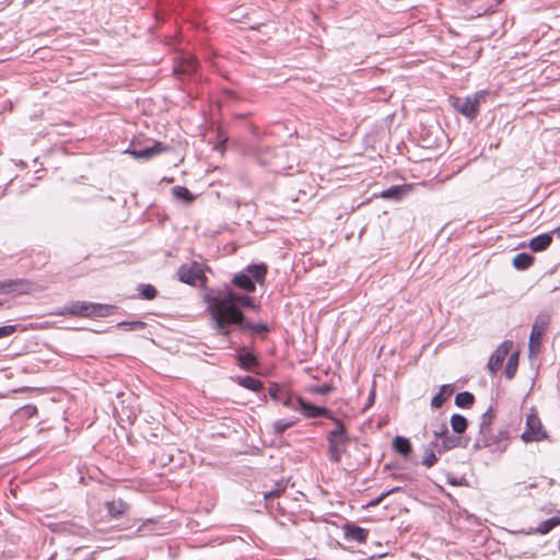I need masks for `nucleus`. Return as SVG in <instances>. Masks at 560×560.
I'll list each match as a JSON object with an SVG mask.
<instances>
[{
    "label": "nucleus",
    "mask_w": 560,
    "mask_h": 560,
    "mask_svg": "<svg viewBox=\"0 0 560 560\" xmlns=\"http://www.w3.org/2000/svg\"><path fill=\"white\" fill-rule=\"evenodd\" d=\"M451 427L453 431L457 434H462L466 431L468 427L467 419L462 415H453L451 417Z\"/></svg>",
    "instance_id": "obj_30"
},
{
    "label": "nucleus",
    "mask_w": 560,
    "mask_h": 560,
    "mask_svg": "<svg viewBox=\"0 0 560 560\" xmlns=\"http://www.w3.org/2000/svg\"><path fill=\"white\" fill-rule=\"evenodd\" d=\"M521 439L524 443L541 442L547 439V432L535 408L526 417V425Z\"/></svg>",
    "instance_id": "obj_5"
},
{
    "label": "nucleus",
    "mask_w": 560,
    "mask_h": 560,
    "mask_svg": "<svg viewBox=\"0 0 560 560\" xmlns=\"http://www.w3.org/2000/svg\"><path fill=\"white\" fill-rule=\"evenodd\" d=\"M544 336V328L538 325H534L530 337H529V354L537 355L541 349V341Z\"/></svg>",
    "instance_id": "obj_17"
},
{
    "label": "nucleus",
    "mask_w": 560,
    "mask_h": 560,
    "mask_svg": "<svg viewBox=\"0 0 560 560\" xmlns=\"http://www.w3.org/2000/svg\"><path fill=\"white\" fill-rule=\"evenodd\" d=\"M560 525V511L551 518L542 521L536 528H530L527 534H540L546 535L552 530L556 526Z\"/></svg>",
    "instance_id": "obj_18"
},
{
    "label": "nucleus",
    "mask_w": 560,
    "mask_h": 560,
    "mask_svg": "<svg viewBox=\"0 0 560 560\" xmlns=\"http://www.w3.org/2000/svg\"><path fill=\"white\" fill-rule=\"evenodd\" d=\"M139 291L144 300H153L158 294L156 289L152 284H141Z\"/></svg>",
    "instance_id": "obj_34"
},
{
    "label": "nucleus",
    "mask_w": 560,
    "mask_h": 560,
    "mask_svg": "<svg viewBox=\"0 0 560 560\" xmlns=\"http://www.w3.org/2000/svg\"><path fill=\"white\" fill-rule=\"evenodd\" d=\"M330 389L331 387L329 385H322L313 388V392L317 394H327L330 392Z\"/></svg>",
    "instance_id": "obj_40"
},
{
    "label": "nucleus",
    "mask_w": 560,
    "mask_h": 560,
    "mask_svg": "<svg viewBox=\"0 0 560 560\" xmlns=\"http://www.w3.org/2000/svg\"><path fill=\"white\" fill-rule=\"evenodd\" d=\"M535 261V258L526 253H520L513 258V266L518 270L528 269Z\"/></svg>",
    "instance_id": "obj_27"
},
{
    "label": "nucleus",
    "mask_w": 560,
    "mask_h": 560,
    "mask_svg": "<svg viewBox=\"0 0 560 560\" xmlns=\"http://www.w3.org/2000/svg\"><path fill=\"white\" fill-rule=\"evenodd\" d=\"M172 194L176 199L183 200L186 203H191L195 200V196L190 190L184 186H175L172 188Z\"/></svg>",
    "instance_id": "obj_29"
},
{
    "label": "nucleus",
    "mask_w": 560,
    "mask_h": 560,
    "mask_svg": "<svg viewBox=\"0 0 560 560\" xmlns=\"http://www.w3.org/2000/svg\"><path fill=\"white\" fill-rule=\"evenodd\" d=\"M393 448L395 452L408 456L411 452V443L404 436H396L393 440Z\"/></svg>",
    "instance_id": "obj_28"
},
{
    "label": "nucleus",
    "mask_w": 560,
    "mask_h": 560,
    "mask_svg": "<svg viewBox=\"0 0 560 560\" xmlns=\"http://www.w3.org/2000/svg\"><path fill=\"white\" fill-rule=\"evenodd\" d=\"M486 96V91H479L471 97L457 100L455 103L456 109L468 118H475L479 113V105L485 102Z\"/></svg>",
    "instance_id": "obj_7"
},
{
    "label": "nucleus",
    "mask_w": 560,
    "mask_h": 560,
    "mask_svg": "<svg viewBox=\"0 0 560 560\" xmlns=\"http://www.w3.org/2000/svg\"><path fill=\"white\" fill-rule=\"evenodd\" d=\"M552 242V237L547 234H540L533 237L529 242V248L534 252L545 250Z\"/></svg>",
    "instance_id": "obj_23"
},
{
    "label": "nucleus",
    "mask_w": 560,
    "mask_h": 560,
    "mask_svg": "<svg viewBox=\"0 0 560 560\" xmlns=\"http://www.w3.org/2000/svg\"><path fill=\"white\" fill-rule=\"evenodd\" d=\"M168 148L162 142L156 141L152 147L145 148L143 150H137L133 148H128L125 153L131 155L135 159H144L149 160L156 154L166 152Z\"/></svg>",
    "instance_id": "obj_12"
},
{
    "label": "nucleus",
    "mask_w": 560,
    "mask_h": 560,
    "mask_svg": "<svg viewBox=\"0 0 560 560\" xmlns=\"http://www.w3.org/2000/svg\"><path fill=\"white\" fill-rule=\"evenodd\" d=\"M269 395L275 402L280 404L289 409H296V396L289 387L272 383L269 386Z\"/></svg>",
    "instance_id": "obj_6"
},
{
    "label": "nucleus",
    "mask_w": 560,
    "mask_h": 560,
    "mask_svg": "<svg viewBox=\"0 0 560 560\" xmlns=\"http://www.w3.org/2000/svg\"><path fill=\"white\" fill-rule=\"evenodd\" d=\"M558 231H559V234H560V228L558 229Z\"/></svg>",
    "instance_id": "obj_41"
},
{
    "label": "nucleus",
    "mask_w": 560,
    "mask_h": 560,
    "mask_svg": "<svg viewBox=\"0 0 560 560\" xmlns=\"http://www.w3.org/2000/svg\"><path fill=\"white\" fill-rule=\"evenodd\" d=\"M454 393V387L451 384L442 385L439 393L431 399V406L434 409L441 408L443 404L450 399Z\"/></svg>",
    "instance_id": "obj_19"
},
{
    "label": "nucleus",
    "mask_w": 560,
    "mask_h": 560,
    "mask_svg": "<svg viewBox=\"0 0 560 560\" xmlns=\"http://www.w3.org/2000/svg\"><path fill=\"white\" fill-rule=\"evenodd\" d=\"M208 303V311L218 334L229 337L233 325L238 327L243 325L245 319L243 312L228 295L224 298H210Z\"/></svg>",
    "instance_id": "obj_1"
},
{
    "label": "nucleus",
    "mask_w": 560,
    "mask_h": 560,
    "mask_svg": "<svg viewBox=\"0 0 560 560\" xmlns=\"http://www.w3.org/2000/svg\"><path fill=\"white\" fill-rule=\"evenodd\" d=\"M238 365L246 371H253L258 365V360L253 352H244L237 355Z\"/></svg>",
    "instance_id": "obj_24"
},
{
    "label": "nucleus",
    "mask_w": 560,
    "mask_h": 560,
    "mask_svg": "<svg viewBox=\"0 0 560 560\" xmlns=\"http://www.w3.org/2000/svg\"><path fill=\"white\" fill-rule=\"evenodd\" d=\"M241 329H249L255 332H267L269 330L268 326L266 324H253L249 322H243V325L240 327Z\"/></svg>",
    "instance_id": "obj_35"
},
{
    "label": "nucleus",
    "mask_w": 560,
    "mask_h": 560,
    "mask_svg": "<svg viewBox=\"0 0 560 560\" xmlns=\"http://www.w3.org/2000/svg\"><path fill=\"white\" fill-rule=\"evenodd\" d=\"M296 423H298V419L290 420V421L278 420V421L273 422L272 429L276 434L281 435L285 432V430H288L289 428L293 427Z\"/></svg>",
    "instance_id": "obj_33"
},
{
    "label": "nucleus",
    "mask_w": 560,
    "mask_h": 560,
    "mask_svg": "<svg viewBox=\"0 0 560 560\" xmlns=\"http://www.w3.org/2000/svg\"><path fill=\"white\" fill-rule=\"evenodd\" d=\"M492 421L493 413L492 410L489 409L481 416L479 432L475 441L476 448H487V447H500V443L502 441H506L509 439V433L506 431H498L497 433L492 430Z\"/></svg>",
    "instance_id": "obj_2"
},
{
    "label": "nucleus",
    "mask_w": 560,
    "mask_h": 560,
    "mask_svg": "<svg viewBox=\"0 0 560 560\" xmlns=\"http://www.w3.org/2000/svg\"><path fill=\"white\" fill-rule=\"evenodd\" d=\"M226 295L231 300H233V303L235 305H237L238 307L240 306H242V307H249V308H253V310H257L258 308L257 302L255 301L254 298H252L249 295L236 294V293H233V292H229Z\"/></svg>",
    "instance_id": "obj_21"
},
{
    "label": "nucleus",
    "mask_w": 560,
    "mask_h": 560,
    "mask_svg": "<svg viewBox=\"0 0 560 560\" xmlns=\"http://www.w3.org/2000/svg\"><path fill=\"white\" fill-rule=\"evenodd\" d=\"M104 506L107 511V515L115 520L125 516L129 510V504L120 498L106 501Z\"/></svg>",
    "instance_id": "obj_13"
},
{
    "label": "nucleus",
    "mask_w": 560,
    "mask_h": 560,
    "mask_svg": "<svg viewBox=\"0 0 560 560\" xmlns=\"http://www.w3.org/2000/svg\"><path fill=\"white\" fill-rule=\"evenodd\" d=\"M33 291V282L24 279H8L0 281V294H30Z\"/></svg>",
    "instance_id": "obj_9"
},
{
    "label": "nucleus",
    "mask_w": 560,
    "mask_h": 560,
    "mask_svg": "<svg viewBox=\"0 0 560 560\" xmlns=\"http://www.w3.org/2000/svg\"><path fill=\"white\" fill-rule=\"evenodd\" d=\"M398 490H399V488H393V489H390V490H388V491H386V492L382 493L380 497H377V498H375V499L371 500V501L366 504V506H368V508H374V506H377V505H378V504H380V503H381V502H382V501H383V500H384L388 494H390V493H393V492H395V491H398Z\"/></svg>",
    "instance_id": "obj_37"
},
{
    "label": "nucleus",
    "mask_w": 560,
    "mask_h": 560,
    "mask_svg": "<svg viewBox=\"0 0 560 560\" xmlns=\"http://www.w3.org/2000/svg\"><path fill=\"white\" fill-rule=\"evenodd\" d=\"M107 308L106 305L78 301L72 303L69 306H65L60 311H57L55 314L60 316H75V317H92L103 315L102 311Z\"/></svg>",
    "instance_id": "obj_4"
},
{
    "label": "nucleus",
    "mask_w": 560,
    "mask_h": 560,
    "mask_svg": "<svg viewBox=\"0 0 560 560\" xmlns=\"http://www.w3.org/2000/svg\"><path fill=\"white\" fill-rule=\"evenodd\" d=\"M178 277L182 282L191 285H196L199 282L203 283L207 280L201 265L196 261L183 265L178 269Z\"/></svg>",
    "instance_id": "obj_8"
},
{
    "label": "nucleus",
    "mask_w": 560,
    "mask_h": 560,
    "mask_svg": "<svg viewBox=\"0 0 560 560\" xmlns=\"http://www.w3.org/2000/svg\"><path fill=\"white\" fill-rule=\"evenodd\" d=\"M15 331L14 326H3L0 327V338L8 337Z\"/></svg>",
    "instance_id": "obj_39"
},
{
    "label": "nucleus",
    "mask_w": 560,
    "mask_h": 560,
    "mask_svg": "<svg viewBox=\"0 0 560 560\" xmlns=\"http://www.w3.org/2000/svg\"><path fill=\"white\" fill-rule=\"evenodd\" d=\"M197 65L196 58L190 54H186L176 60L174 70L176 73L190 74L196 71Z\"/></svg>",
    "instance_id": "obj_14"
},
{
    "label": "nucleus",
    "mask_w": 560,
    "mask_h": 560,
    "mask_svg": "<svg viewBox=\"0 0 560 560\" xmlns=\"http://www.w3.org/2000/svg\"><path fill=\"white\" fill-rule=\"evenodd\" d=\"M246 271L254 282L265 283L267 275V266L265 264L248 266Z\"/></svg>",
    "instance_id": "obj_20"
},
{
    "label": "nucleus",
    "mask_w": 560,
    "mask_h": 560,
    "mask_svg": "<svg viewBox=\"0 0 560 560\" xmlns=\"http://www.w3.org/2000/svg\"><path fill=\"white\" fill-rule=\"evenodd\" d=\"M334 423L335 428L327 435L328 457L332 463L338 464L347 452L350 439L345 424L339 419H334Z\"/></svg>",
    "instance_id": "obj_3"
},
{
    "label": "nucleus",
    "mask_w": 560,
    "mask_h": 560,
    "mask_svg": "<svg viewBox=\"0 0 560 560\" xmlns=\"http://www.w3.org/2000/svg\"><path fill=\"white\" fill-rule=\"evenodd\" d=\"M512 348L513 341L511 340H505L497 347L487 364V368L491 374H495L499 370H501L503 362L511 352Z\"/></svg>",
    "instance_id": "obj_10"
},
{
    "label": "nucleus",
    "mask_w": 560,
    "mask_h": 560,
    "mask_svg": "<svg viewBox=\"0 0 560 560\" xmlns=\"http://www.w3.org/2000/svg\"><path fill=\"white\" fill-rule=\"evenodd\" d=\"M409 190H410V187L407 185L393 186V187L382 191L381 197L384 199L399 198L402 194H406Z\"/></svg>",
    "instance_id": "obj_31"
},
{
    "label": "nucleus",
    "mask_w": 560,
    "mask_h": 560,
    "mask_svg": "<svg viewBox=\"0 0 560 560\" xmlns=\"http://www.w3.org/2000/svg\"><path fill=\"white\" fill-rule=\"evenodd\" d=\"M232 283L246 292H254L256 290L255 282L245 273L235 275Z\"/></svg>",
    "instance_id": "obj_22"
},
{
    "label": "nucleus",
    "mask_w": 560,
    "mask_h": 560,
    "mask_svg": "<svg viewBox=\"0 0 560 560\" xmlns=\"http://www.w3.org/2000/svg\"><path fill=\"white\" fill-rule=\"evenodd\" d=\"M475 397L469 392L458 393L455 397V404L459 408H469L472 406Z\"/></svg>",
    "instance_id": "obj_32"
},
{
    "label": "nucleus",
    "mask_w": 560,
    "mask_h": 560,
    "mask_svg": "<svg viewBox=\"0 0 560 560\" xmlns=\"http://www.w3.org/2000/svg\"><path fill=\"white\" fill-rule=\"evenodd\" d=\"M343 533L346 539L353 540L360 544L366 542L369 537V530L355 524H346L343 526Z\"/></svg>",
    "instance_id": "obj_15"
},
{
    "label": "nucleus",
    "mask_w": 560,
    "mask_h": 560,
    "mask_svg": "<svg viewBox=\"0 0 560 560\" xmlns=\"http://www.w3.org/2000/svg\"><path fill=\"white\" fill-rule=\"evenodd\" d=\"M520 352L514 351L510 354L508 362L504 368V374L508 380H512L517 371Z\"/></svg>",
    "instance_id": "obj_25"
},
{
    "label": "nucleus",
    "mask_w": 560,
    "mask_h": 560,
    "mask_svg": "<svg viewBox=\"0 0 560 560\" xmlns=\"http://www.w3.org/2000/svg\"><path fill=\"white\" fill-rule=\"evenodd\" d=\"M435 436L442 439L441 445L438 447L439 453L456 448L460 444V438L450 435L446 427H443L441 432H435Z\"/></svg>",
    "instance_id": "obj_16"
},
{
    "label": "nucleus",
    "mask_w": 560,
    "mask_h": 560,
    "mask_svg": "<svg viewBox=\"0 0 560 560\" xmlns=\"http://www.w3.org/2000/svg\"><path fill=\"white\" fill-rule=\"evenodd\" d=\"M438 462V457L436 455L434 454V452L432 450H427L424 452V456L422 458V465L430 468L432 467L433 465H435Z\"/></svg>",
    "instance_id": "obj_36"
},
{
    "label": "nucleus",
    "mask_w": 560,
    "mask_h": 560,
    "mask_svg": "<svg viewBox=\"0 0 560 560\" xmlns=\"http://www.w3.org/2000/svg\"><path fill=\"white\" fill-rule=\"evenodd\" d=\"M296 404L300 406L304 417L306 418L325 417L332 421L334 419H336L335 417H332L329 409L312 405L305 401L301 396H296Z\"/></svg>",
    "instance_id": "obj_11"
},
{
    "label": "nucleus",
    "mask_w": 560,
    "mask_h": 560,
    "mask_svg": "<svg viewBox=\"0 0 560 560\" xmlns=\"http://www.w3.org/2000/svg\"><path fill=\"white\" fill-rule=\"evenodd\" d=\"M284 491V488H278L276 490H271V491H268V492H265L264 493V498L266 500H270V499H273V498H278L280 497V494Z\"/></svg>",
    "instance_id": "obj_38"
},
{
    "label": "nucleus",
    "mask_w": 560,
    "mask_h": 560,
    "mask_svg": "<svg viewBox=\"0 0 560 560\" xmlns=\"http://www.w3.org/2000/svg\"><path fill=\"white\" fill-rule=\"evenodd\" d=\"M237 383L244 388H247L255 393H259L264 388L262 382L252 376L238 377Z\"/></svg>",
    "instance_id": "obj_26"
}]
</instances>
